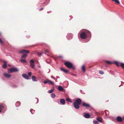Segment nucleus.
I'll return each instance as SVG.
<instances>
[{
  "instance_id": "f257e3e1",
  "label": "nucleus",
  "mask_w": 124,
  "mask_h": 124,
  "mask_svg": "<svg viewBox=\"0 0 124 124\" xmlns=\"http://www.w3.org/2000/svg\"><path fill=\"white\" fill-rule=\"evenodd\" d=\"M81 102V100L80 99H77L76 101L73 103V105L74 108L76 109H78L79 108V105Z\"/></svg>"
},
{
  "instance_id": "f03ea898",
  "label": "nucleus",
  "mask_w": 124,
  "mask_h": 124,
  "mask_svg": "<svg viewBox=\"0 0 124 124\" xmlns=\"http://www.w3.org/2000/svg\"><path fill=\"white\" fill-rule=\"evenodd\" d=\"M64 64L69 68H72L73 70L75 69V66H73L72 64L70 62H66L64 63Z\"/></svg>"
},
{
  "instance_id": "7ed1b4c3",
  "label": "nucleus",
  "mask_w": 124,
  "mask_h": 124,
  "mask_svg": "<svg viewBox=\"0 0 124 124\" xmlns=\"http://www.w3.org/2000/svg\"><path fill=\"white\" fill-rule=\"evenodd\" d=\"M18 69L16 68H11L8 69V73H11L12 72H17L18 71Z\"/></svg>"
},
{
  "instance_id": "20e7f679",
  "label": "nucleus",
  "mask_w": 124,
  "mask_h": 124,
  "mask_svg": "<svg viewBox=\"0 0 124 124\" xmlns=\"http://www.w3.org/2000/svg\"><path fill=\"white\" fill-rule=\"evenodd\" d=\"M87 37V35L84 32H82L80 34V37L82 39H85Z\"/></svg>"
},
{
  "instance_id": "39448f33",
  "label": "nucleus",
  "mask_w": 124,
  "mask_h": 124,
  "mask_svg": "<svg viewBox=\"0 0 124 124\" xmlns=\"http://www.w3.org/2000/svg\"><path fill=\"white\" fill-rule=\"evenodd\" d=\"M30 66L32 68H34V66L35 65L34 60H31L30 61Z\"/></svg>"
},
{
  "instance_id": "423d86ee",
  "label": "nucleus",
  "mask_w": 124,
  "mask_h": 124,
  "mask_svg": "<svg viewBox=\"0 0 124 124\" xmlns=\"http://www.w3.org/2000/svg\"><path fill=\"white\" fill-rule=\"evenodd\" d=\"M44 83L45 84H46L47 83H48L50 85H53L54 84V83L52 82L48 79H47L45 81H44Z\"/></svg>"
},
{
  "instance_id": "0eeeda50",
  "label": "nucleus",
  "mask_w": 124,
  "mask_h": 124,
  "mask_svg": "<svg viewBox=\"0 0 124 124\" xmlns=\"http://www.w3.org/2000/svg\"><path fill=\"white\" fill-rule=\"evenodd\" d=\"M82 105L83 106L86 108H89L90 107V106L89 104L85 102L82 103Z\"/></svg>"
},
{
  "instance_id": "6e6552de",
  "label": "nucleus",
  "mask_w": 124,
  "mask_h": 124,
  "mask_svg": "<svg viewBox=\"0 0 124 124\" xmlns=\"http://www.w3.org/2000/svg\"><path fill=\"white\" fill-rule=\"evenodd\" d=\"M30 51L29 50H22L19 51V53H28Z\"/></svg>"
},
{
  "instance_id": "1a4fd4ad",
  "label": "nucleus",
  "mask_w": 124,
  "mask_h": 124,
  "mask_svg": "<svg viewBox=\"0 0 124 124\" xmlns=\"http://www.w3.org/2000/svg\"><path fill=\"white\" fill-rule=\"evenodd\" d=\"M116 120L119 122H122V121L123 119L121 117L118 116L117 117Z\"/></svg>"
},
{
  "instance_id": "9d476101",
  "label": "nucleus",
  "mask_w": 124,
  "mask_h": 124,
  "mask_svg": "<svg viewBox=\"0 0 124 124\" xmlns=\"http://www.w3.org/2000/svg\"><path fill=\"white\" fill-rule=\"evenodd\" d=\"M96 119L98 121L101 123H102L103 120L102 118L100 117H98L96 118Z\"/></svg>"
},
{
  "instance_id": "9b49d317",
  "label": "nucleus",
  "mask_w": 124,
  "mask_h": 124,
  "mask_svg": "<svg viewBox=\"0 0 124 124\" xmlns=\"http://www.w3.org/2000/svg\"><path fill=\"white\" fill-rule=\"evenodd\" d=\"M4 107V105L3 104H0V113L1 112V110H3Z\"/></svg>"
},
{
  "instance_id": "f8f14e48",
  "label": "nucleus",
  "mask_w": 124,
  "mask_h": 124,
  "mask_svg": "<svg viewBox=\"0 0 124 124\" xmlns=\"http://www.w3.org/2000/svg\"><path fill=\"white\" fill-rule=\"evenodd\" d=\"M22 76L24 78L26 79H29V78L28 77L27 75L25 74H23Z\"/></svg>"
},
{
  "instance_id": "ddd939ff",
  "label": "nucleus",
  "mask_w": 124,
  "mask_h": 124,
  "mask_svg": "<svg viewBox=\"0 0 124 124\" xmlns=\"http://www.w3.org/2000/svg\"><path fill=\"white\" fill-rule=\"evenodd\" d=\"M4 63L2 67L3 68L5 69L7 67V62L5 61H4Z\"/></svg>"
},
{
  "instance_id": "4468645a",
  "label": "nucleus",
  "mask_w": 124,
  "mask_h": 124,
  "mask_svg": "<svg viewBox=\"0 0 124 124\" xmlns=\"http://www.w3.org/2000/svg\"><path fill=\"white\" fill-rule=\"evenodd\" d=\"M60 102L63 105H64L65 104V100L63 99H61L60 101Z\"/></svg>"
},
{
  "instance_id": "2eb2a0df",
  "label": "nucleus",
  "mask_w": 124,
  "mask_h": 124,
  "mask_svg": "<svg viewBox=\"0 0 124 124\" xmlns=\"http://www.w3.org/2000/svg\"><path fill=\"white\" fill-rule=\"evenodd\" d=\"M90 116H91L89 114L86 113L85 114L84 117L86 118H90Z\"/></svg>"
},
{
  "instance_id": "dca6fc26",
  "label": "nucleus",
  "mask_w": 124,
  "mask_h": 124,
  "mask_svg": "<svg viewBox=\"0 0 124 124\" xmlns=\"http://www.w3.org/2000/svg\"><path fill=\"white\" fill-rule=\"evenodd\" d=\"M85 32L86 34H87L88 35H90L91 33L90 32V31H89L88 30H86L84 32Z\"/></svg>"
},
{
  "instance_id": "f3484780",
  "label": "nucleus",
  "mask_w": 124,
  "mask_h": 124,
  "mask_svg": "<svg viewBox=\"0 0 124 124\" xmlns=\"http://www.w3.org/2000/svg\"><path fill=\"white\" fill-rule=\"evenodd\" d=\"M58 89L59 91H63V88L62 86H58Z\"/></svg>"
},
{
  "instance_id": "a211bd4d",
  "label": "nucleus",
  "mask_w": 124,
  "mask_h": 124,
  "mask_svg": "<svg viewBox=\"0 0 124 124\" xmlns=\"http://www.w3.org/2000/svg\"><path fill=\"white\" fill-rule=\"evenodd\" d=\"M61 69L62 71H63L65 73H67L68 72V70H65L63 68H61Z\"/></svg>"
},
{
  "instance_id": "6ab92c4d",
  "label": "nucleus",
  "mask_w": 124,
  "mask_h": 124,
  "mask_svg": "<svg viewBox=\"0 0 124 124\" xmlns=\"http://www.w3.org/2000/svg\"><path fill=\"white\" fill-rule=\"evenodd\" d=\"M16 106L17 107L19 106L20 105V102L19 101L17 102L16 103Z\"/></svg>"
},
{
  "instance_id": "aec40b11",
  "label": "nucleus",
  "mask_w": 124,
  "mask_h": 124,
  "mask_svg": "<svg viewBox=\"0 0 124 124\" xmlns=\"http://www.w3.org/2000/svg\"><path fill=\"white\" fill-rule=\"evenodd\" d=\"M115 64H116L117 66L119 67L120 66V62H114Z\"/></svg>"
},
{
  "instance_id": "412c9836",
  "label": "nucleus",
  "mask_w": 124,
  "mask_h": 124,
  "mask_svg": "<svg viewBox=\"0 0 124 124\" xmlns=\"http://www.w3.org/2000/svg\"><path fill=\"white\" fill-rule=\"evenodd\" d=\"M27 54H23L21 57L22 58H26Z\"/></svg>"
},
{
  "instance_id": "4be33fe9",
  "label": "nucleus",
  "mask_w": 124,
  "mask_h": 124,
  "mask_svg": "<svg viewBox=\"0 0 124 124\" xmlns=\"http://www.w3.org/2000/svg\"><path fill=\"white\" fill-rule=\"evenodd\" d=\"M120 66L123 69H124V64L121 63L120 64Z\"/></svg>"
},
{
  "instance_id": "5701e85b",
  "label": "nucleus",
  "mask_w": 124,
  "mask_h": 124,
  "mask_svg": "<svg viewBox=\"0 0 124 124\" xmlns=\"http://www.w3.org/2000/svg\"><path fill=\"white\" fill-rule=\"evenodd\" d=\"M82 69L84 72H85V65H83L82 67Z\"/></svg>"
},
{
  "instance_id": "b1692460",
  "label": "nucleus",
  "mask_w": 124,
  "mask_h": 124,
  "mask_svg": "<svg viewBox=\"0 0 124 124\" xmlns=\"http://www.w3.org/2000/svg\"><path fill=\"white\" fill-rule=\"evenodd\" d=\"M20 61L22 63H26V61L24 60H20Z\"/></svg>"
},
{
  "instance_id": "393cba45",
  "label": "nucleus",
  "mask_w": 124,
  "mask_h": 124,
  "mask_svg": "<svg viewBox=\"0 0 124 124\" xmlns=\"http://www.w3.org/2000/svg\"><path fill=\"white\" fill-rule=\"evenodd\" d=\"M32 79L33 81H36V80L35 77L34 76H32Z\"/></svg>"
},
{
  "instance_id": "a878e982",
  "label": "nucleus",
  "mask_w": 124,
  "mask_h": 124,
  "mask_svg": "<svg viewBox=\"0 0 124 124\" xmlns=\"http://www.w3.org/2000/svg\"><path fill=\"white\" fill-rule=\"evenodd\" d=\"M106 62L108 64H111L113 63L112 62L108 61H106Z\"/></svg>"
},
{
  "instance_id": "bb28decb",
  "label": "nucleus",
  "mask_w": 124,
  "mask_h": 124,
  "mask_svg": "<svg viewBox=\"0 0 124 124\" xmlns=\"http://www.w3.org/2000/svg\"><path fill=\"white\" fill-rule=\"evenodd\" d=\"M113 1L117 4H119L120 2L118 0H112Z\"/></svg>"
},
{
  "instance_id": "cd10ccee",
  "label": "nucleus",
  "mask_w": 124,
  "mask_h": 124,
  "mask_svg": "<svg viewBox=\"0 0 124 124\" xmlns=\"http://www.w3.org/2000/svg\"><path fill=\"white\" fill-rule=\"evenodd\" d=\"M99 72L100 74H103L104 73V72L101 70L99 71Z\"/></svg>"
},
{
  "instance_id": "c85d7f7f",
  "label": "nucleus",
  "mask_w": 124,
  "mask_h": 124,
  "mask_svg": "<svg viewBox=\"0 0 124 124\" xmlns=\"http://www.w3.org/2000/svg\"><path fill=\"white\" fill-rule=\"evenodd\" d=\"M51 95V97L53 98H54L55 96V94L54 93H52Z\"/></svg>"
},
{
  "instance_id": "c756f323",
  "label": "nucleus",
  "mask_w": 124,
  "mask_h": 124,
  "mask_svg": "<svg viewBox=\"0 0 124 124\" xmlns=\"http://www.w3.org/2000/svg\"><path fill=\"white\" fill-rule=\"evenodd\" d=\"M66 101H69L70 102H72V101L69 98H67L66 99Z\"/></svg>"
},
{
  "instance_id": "7c9ffc66",
  "label": "nucleus",
  "mask_w": 124,
  "mask_h": 124,
  "mask_svg": "<svg viewBox=\"0 0 124 124\" xmlns=\"http://www.w3.org/2000/svg\"><path fill=\"white\" fill-rule=\"evenodd\" d=\"M30 112L33 114L34 113L35 111L33 109H31Z\"/></svg>"
},
{
  "instance_id": "2f4dec72",
  "label": "nucleus",
  "mask_w": 124,
  "mask_h": 124,
  "mask_svg": "<svg viewBox=\"0 0 124 124\" xmlns=\"http://www.w3.org/2000/svg\"><path fill=\"white\" fill-rule=\"evenodd\" d=\"M3 75L5 77L7 78H8V74L6 73H4Z\"/></svg>"
},
{
  "instance_id": "473e14b6",
  "label": "nucleus",
  "mask_w": 124,
  "mask_h": 124,
  "mask_svg": "<svg viewBox=\"0 0 124 124\" xmlns=\"http://www.w3.org/2000/svg\"><path fill=\"white\" fill-rule=\"evenodd\" d=\"M93 123L94 124H99L98 122L96 121H94Z\"/></svg>"
},
{
  "instance_id": "72a5a7b5",
  "label": "nucleus",
  "mask_w": 124,
  "mask_h": 124,
  "mask_svg": "<svg viewBox=\"0 0 124 124\" xmlns=\"http://www.w3.org/2000/svg\"><path fill=\"white\" fill-rule=\"evenodd\" d=\"M43 53H38V55L39 57H40Z\"/></svg>"
},
{
  "instance_id": "f704fd0d",
  "label": "nucleus",
  "mask_w": 124,
  "mask_h": 124,
  "mask_svg": "<svg viewBox=\"0 0 124 124\" xmlns=\"http://www.w3.org/2000/svg\"><path fill=\"white\" fill-rule=\"evenodd\" d=\"M53 91V90H49L48 91V93H52Z\"/></svg>"
},
{
  "instance_id": "c9c22d12",
  "label": "nucleus",
  "mask_w": 124,
  "mask_h": 124,
  "mask_svg": "<svg viewBox=\"0 0 124 124\" xmlns=\"http://www.w3.org/2000/svg\"><path fill=\"white\" fill-rule=\"evenodd\" d=\"M28 74L29 77H30L31 76V72H29L28 73Z\"/></svg>"
},
{
  "instance_id": "e433bc0d",
  "label": "nucleus",
  "mask_w": 124,
  "mask_h": 124,
  "mask_svg": "<svg viewBox=\"0 0 124 124\" xmlns=\"http://www.w3.org/2000/svg\"><path fill=\"white\" fill-rule=\"evenodd\" d=\"M107 112H108V111L107 110H105V115L106 116H108V114H107Z\"/></svg>"
},
{
  "instance_id": "4c0bfd02",
  "label": "nucleus",
  "mask_w": 124,
  "mask_h": 124,
  "mask_svg": "<svg viewBox=\"0 0 124 124\" xmlns=\"http://www.w3.org/2000/svg\"><path fill=\"white\" fill-rule=\"evenodd\" d=\"M49 52V51L48 50H45V53L46 54V53H48Z\"/></svg>"
},
{
  "instance_id": "58836bf2",
  "label": "nucleus",
  "mask_w": 124,
  "mask_h": 124,
  "mask_svg": "<svg viewBox=\"0 0 124 124\" xmlns=\"http://www.w3.org/2000/svg\"><path fill=\"white\" fill-rule=\"evenodd\" d=\"M57 58H62V56L61 55L59 56H57Z\"/></svg>"
},
{
  "instance_id": "ea45409f",
  "label": "nucleus",
  "mask_w": 124,
  "mask_h": 124,
  "mask_svg": "<svg viewBox=\"0 0 124 124\" xmlns=\"http://www.w3.org/2000/svg\"><path fill=\"white\" fill-rule=\"evenodd\" d=\"M3 43V41H2V39L0 38V43L1 44H2Z\"/></svg>"
},
{
  "instance_id": "a19ab883",
  "label": "nucleus",
  "mask_w": 124,
  "mask_h": 124,
  "mask_svg": "<svg viewBox=\"0 0 124 124\" xmlns=\"http://www.w3.org/2000/svg\"><path fill=\"white\" fill-rule=\"evenodd\" d=\"M11 77V75L10 74H8V78H10Z\"/></svg>"
},
{
  "instance_id": "79ce46f5",
  "label": "nucleus",
  "mask_w": 124,
  "mask_h": 124,
  "mask_svg": "<svg viewBox=\"0 0 124 124\" xmlns=\"http://www.w3.org/2000/svg\"><path fill=\"white\" fill-rule=\"evenodd\" d=\"M43 9V8H40L39 9V10H42Z\"/></svg>"
},
{
  "instance_id": "37998d69",
  "label": "nucleus",
  "mask_w": 124,
  "mask_h": 124,
  "mask_svg": "<svg viewBox=\"0 0 124 124\" xmlns=\"http://www.w3.org/2000/svg\"><path fill=\"white\" fill-rule=\"evenodd\" d=\"M38 67H39H39H40V66H39V65H38Z\"/></svg>"
},
{
  "instance_id": "c03bdc74",
  "label": "nucleus",
  "mask_w": 124,
  "mask_h": 124,
  "mask_svg": "<svg viewBox=\"0 0 124 124\" xmlns=\"http://www.w3.org/2000/svg\"><path fill=\"white\" fill-rule=\"evenodd\" d=\"M123 120H124V117H123Z\"/></svg>"
},
{
  "instance_id": "a18cd8bd",
  "label": "nucleus",
  "mask_w": 124,
  "mask_h": 124,
  "mask_svg": "<svg viewBox=\"0 0 124 124\" xmlns=\"http://www.w3.org/2000/svg\"><path fill=\"white\" fill-rule=\"evenodd\" d=\"M47 13H49V12L48 11V12H47Z\"/></svg>"
},
{
  "instance_id": "49530a36",
  "label": "nucleus",
  "mask_w": 124,
  "mask_h": 124,
  "mask_svg": "<svg viewBox=\"0 0 124 124\" xmlns=\"http://www.w3.org/2000/svg\"><path fill=\"white\" fill-rule=\"evenodd\" d=\"M1 35V33L0 32V36Z\"/></svg>"
},
{
  "instance_id": "de8ad7c7",
  "label": "nucleus",
  "mask_w": 124,
  "mask_h": 124,
  "mask_svg": "<svg viewBox=\"0 0 124 124\" xmlns=\"http://www.w3.org/2000/svg\"><path fill=\"white\" fill-rule=\"evenodd\" d=\"M8 66H10V65H9V64H8Z\"/></svg>"
}]
</instances>
